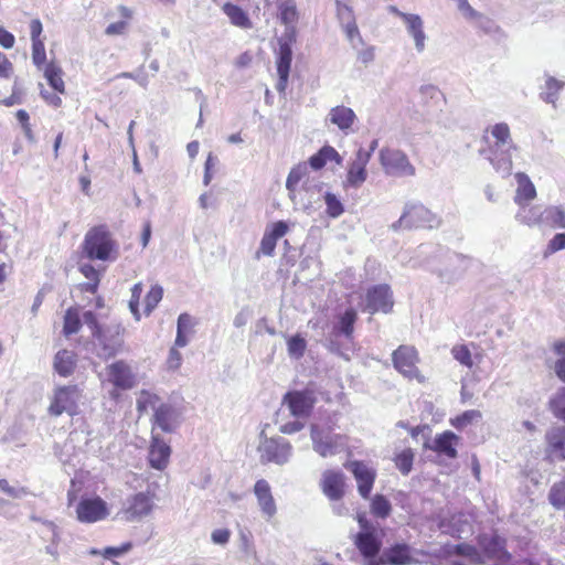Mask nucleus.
Wrapping results in <instances>:
<instances>
[{"label":"nucleus","mask_w":565,"mask_h":565,"mask_svg":"<svg viewBox=\"0 0 565 565\" xmlns=\"http://www.w3.org/2000/svg\"><path fill=\"white\" fill-rule=\"evenodd\" d=\"M82 254L89 260L113 262L118 256V243L108 225L92 226L81 245Z\"/></svg>","instance_id":"obj_1"},{"label":"nucleus","mask_w":565,"mask_h":565,"mask_svg":"<svg viewBox=\"0 0 565 565\" xmlns=\"http://www.w3.org/2000/svg\"><path fill=\"white\" fill-rule=\"evenodd\" d=\"M83 398V390L76 384L56 385L50 396L47 414L60 417L63 414L76 416L79 414V403Z\"/></svg>","instance_id":"obj_2"},{"label":"nucleus","mask_w":565,"mask_h":565,"mask_svg":"<svg viewBox=\"0 0 565 565\" xmlns=\"http://www.w3.org/2000/svg\"><path fill=\"white\" fill-rule=\"evenodd\" d=\"M419 362V352L415 345L401 344L392 352L393 366L399 374L411 381L425 383L426 377L418 367Z\"/></svg>","instance_id":"obj_3"},{"label":"nucleus","mask_w":565,"mask_h":565,"mask_svg":"<svg viewBox=\"0 0 565 565\" xmlns=\"http://www.w3.org/2000/svg\"><path fill=\"white\" fill-rule=\"evenodd\" d=\"M106 381L113 385L109 396L118 399L121 391H128L137 384L136 374L131 366L124 360H117L105 369Z\"/></svg>","instance_id":"obj_4"},{"label":"nucleus","mask_w":565,"mask_h":565,"mask_svg":"<svg viewBox=\"0 0 565 565\" xmlns=\"http://www.w3.org/2000/svg\"><path fill=\"white\" fill-rule=\"evenodd\" d=\"M311 439L315 451L321 457L333 456L339 451V448L345 444L347 437L340 434H334L331 426H311Z\"/></svg>","instance_id":"obj_5"},{"label":"nucleus","mask_w":565,"mask_h":565,"mask_svg":"<svg viewBox=\"0 0 565 565\" xmlns=\"http://www.w3.org/2000/svg\"><path fill=\"white\" fill-rule=\"evenodd\" d=\"M439 224L440 220L426 206L423 204H412L406 207L394 227L398 226L405 230L433 228Z\"/></svg>","instance_id":"obj_6"},{"label":"nucleus","mask_w":565,"mask_h":565,"mask_svg":"<svg viewBox=\"0 0 565 565\" xmlns=\"http://www.w3.org/2000/svg\"><path fill=\"white\" fill-rule=\"evenodd\" d=\"M521 222L529 225H546L551 228H565V211L559 206H532L527 215L522 216Z\"/></svg>","instance_id":"obj_7"},{"label":"nucleus","mask_w":565,"mask_h":565,"mask_svg":"<svg viewBox=\"0 0 565 565\" xmlns=\"http://www.w3.org/2000/svg\"><path fill=\"white\" fill-rule=\"evenodd\" d=\"M380 162L385 173L397 177H412L415 168L405 152L394 148H383L380 151Z\"/></svg>","instance_id":"obj_8"},{"label":"nucleus","mask_w":565,"mask_h":565,"mask_svg":"<svg viewBox=\"0 0 565 565\" xmlns=\"http://www.w3.org/2000/svg\"><path fill=\"white\" fill-rule=\"evenodd\" d=\"M356 481L358 492L363 499H370L373 490L376 470L363 460H352L344 463Z\"/></svg>","instance_id":"obj_9"},{"label":"nucleus","mask_w":565,"mask_h":565,"mask_svg":"<svg viewBox=\"0 0 565 565\" xmlns=\"http://www.w3.org/2000/svg\"><path fill=\"white\" fill-rule=\"evenodd\" d=\"M259 459L264 465L274 462L284 465L288 461L291 446L282 438H265L258 446Z\"/></svg>","instance_id":"obj_10"},{"label":"nucleus","mask_w":565,"mask_h":565,"mask_svg":"<svg viewBox=\"0 0 565 565\" xmlns=\"http://www.w3.org/2000/svg\"><path fill=\"white\" fill-rule=\"evenodd\" d=\"M154 497V493L138 492L128 498L125 508L120 512L122 519L128 522H134L148 516L153 510Z\"/></svg>","instance_id":"obj_11"},{"label":"nucleus","mask_w":565,"mask_h":565,"mask_svg":"<svg viewBox=\"0 0 565 565\" xmlns=\"http://www.w3.org/2000/svg\"><path fill=\"white\" fill-rule=\"evenodd\" d=\"M365 310L371 315L376 312L390 313L394 307L391 288L386 284L375 285L367 289L365 295Z\"/></svg>","instance_id":"obj_12"},{"label":"nucleus","mask_w":565,"mask_h":565,"mask_svg":"<svg viewBox=\"0 0 565 565\" xmlns=\"http://www.w3.org/2000/svg\"><path fill=\"white\" fill-rule=\"evenodd\" d=\"M109 514L107 503L100 497L83 498L76 507L77 520L82 523H95Z\"/></svg>","instance_id":"obj_13"},{"label":"nucleus","mask_w":565,"mask_h":565,"mask_svg":"<svg viewBox=\"0 0 565 565\" xmlns=\"http://www.w3.org/2000/svg\"><path fill=\"white\" fill-rule=\"evenodd\" d=\"M478 544L483 558L486 557L502 563H509L512 558L511 553L507 550L505 540L497 534L492 536L479 535Z\"/></svg>","instance_id":"obj_14"},{"label":"nucleus","mask_w":565,"mask_h":565,"mask_svg":"<svg viewBox=\"0 0 565 565\" xmlns=\"http://www.w3.org/2000/svg\"><path fill=\"white\" fill-rule=\"evenodd\" d=\"M125 328L120 323H115L102 331V337L95 338L100 345L105 358H113L124 348Z\"/></svg>","instance_id":"obj_15"},{"label":"nucleus","mask_w":565,"mask_h":565,"mask_svg":"<svg viewBox=\"0 0 565 565\" xmlns=\"http://www.w3.org/2000/svg\"><path fill=\"white\" fill-rule=\"evenodd\" d=\"M284 403L288 406L292 416L307 417L315 406L316 397L313 392L308 390L290 391L284 396Z\"/></svg>","instance_id":"obj_16"},{"label":"nucleus","mask_w":565,"mask_h":565,"mask_svg":"<svg viewBox=\"0 0 565 565\" xmlns=\"http://www.w3.org/2000/svg\"><path fill=\"white\" fill-rule=\"evenodd\" d=\"M322 493L330 501H340L345 494V477L340 470L328 469L323 471L320 480Z\"/></svg>","instance_id":"obj_17"},{"label":"nucleus","mask_w":565,"mask_h":565,"mask_svg":"<svg viewBox=\"0 0 565 565\" xmlns=\"http://www.w3.org/2000/svg\"><path fill=\"white\" fill-rule=\"evenodd\" d=\"M289 231V226L284 221H277L267 226L259 248L255 253V258L259 259L262 256H273L279 238L284 237Z\"/></svg>","instance_id":"obj_18"},{"label":"nucleus","mask_w":565,"mask_h":565,"mask_svg":"<svg viewBox=\"0 0 565 565\" xmlns=\"http://www.w3.org/2000/svg\"><path fill=\"white\" fill-rule=\"evenodd\" d=\"M179 424V413L171 404L161 403L151 418V434L158 427L163 433H173Z\"/></svg>","instance_id":"obj_19"},{"label":"nucleus","mask_w":565,"mask_h":565,"mask_svg":"<svg viewBox=\"0 0 565 565\" xmlns=\"http://www.w3.org/2000/svg\"><path fill=\"white\" fill-rule=\"evenodd\" d=\"M460 443L459 436L451 430H445L437 434L431 445H425L434 452L448 459H455L458 456L457 447Z\"/></svg>","instance_id":"obj_20"},{"label":"nucleus","mask_w":565,"mask_h":565,"mask_svg":"<svg viewBox=\"0 0 565 565\" xmlns=\"http://www.w3.org/2000/svg\"><path fill=\"white\" fill-rule=\"evenodd\" d=\"M171 448L158 435L151 434L148 460L149 465L157 470H163L169 463Z\"/></svg>","instance_id":"obj_21"},{"label":"nucleus","mask_w":565,"mask_h":565,"mask_svg":"<svg viewBox=\"0 0 565 565\" xmlns=\"http://www.w3.org/2000/svg\"><path fill=\"white\" fill-rule=\"evenodd\" d=\"M371 153L360 149L355 159L350 163L347 173V183L353 188H359L367 177L366 166L370 161Z\"/></svg>","instance_id":"obj_22"},{"label":"nucleus","mask_w":565,"mask_h":565,"mask_svg":"<svg viewBox=\"0 0 565 565\" xmlns=\"http://www.w3.org/2000/svg\"><path fill=\"white\" fill-rule=\"evenodd\" d=\"M354 545L364 558H374L381 551L382 541L376 531H360L354 536Z\"/></svg>","instance_id":"obj_23"},{"label":"nucleus","mask_w":565,"mask_h":565,"mask_svg":"<svg viewBox=\"0 0 565 565\" xmlns=\"http://www.w3.org/2000/svg\"><path fill=\"white\" fill-rule=\"evenodd\" d=\"M416 562L412 555V547L406 543L392 545L384 552L381 558V563L384 565H411Z\"/></svg>","instance_id":"obj_24"},{"label":"nucleus","mask_w":565,"mask_h":565,"mask_svg":"<svg viewBox=\"0 0 565 565\" xmlns=\"http://www.w3.org/2000/svg\"><path fill=\"white\" fill-rule=\"evenodd\" d=\"M292 61V51L287 42L279 44V51L277 55V74L279 76L278 88L284 89L288 83L290 67Z\"/></svg>","instance_id":"obj_25"},{"label":"nucleus","mask_w":565,"mask_h":565,"mask_svg":"<svg viewBox=\"0 0 565 565\" xmlns=\"http://www.w3.org/2000/svg\"><path fill=\"white\" fill-rule=\"evenodd\" d=\"M329 119L331 124L335 125L341 131L348 134L352 130L356 115L351 108L340 105L330 109Z\"/></svg>","instance_id":"obj_26"},{"label":"nucleus","mask_w":565,"mask_h":565,"mask_svg":"<svg viewBox=\"0 0 565 565\" xmlns=\"http://www.w3.org/2000/svg\"><path fill=\"white\" fill-rule=\"evenodd\" d=\"M254 493L263 513L268 516H273L276 513V504L269 483L264 479L257 480L254 484Z\"/></svg>","instance_id":"obj_27"},{"label":"nucleus","mask_w":565,"mask_h":565,"mask_svg":"<svg viewBox=\"0 0 565 565\" xmlns=\"http://www.w3.org/2000/svg\"><path fill=\"white\" fill-rule=\"evenodd\" d=\"M515 180L518 182V189L515 192L514 202L520 206H524L530 201L535 199L536 190L530 178L523 172L515 173Z\"/></svg>","instance_id":"obj_28"},{"label":"nucleus","mask_w":565,"mask_h":565,"mask_svg":"<svg viewBox=\"0 0 565 565\" xmlns=\"http://www.w3.org/2000/svg\"><path fill=\"white\" fill-rule=\"evenodd\" d=\"M444 554L446 556H463L469 558L471 563L477 565H481L484 563V558L482 554L478 551V548L475 545L468 543H459L456 545L446 546L444 548Z\"/></svg>","instance_id":"obj_29"},{"label":"nucleus","mask_w":565,"mask_h":565,"mask_svg":"<svg viewBox=\"0 0 565 565\" xmlns=\"http://www.w3.org/2000/svg\"><path fill=\"white\" fill-rule=\"evenodd\" d=\"M223 12L230 19L231 23L241 29H250L253 23L247 14V12L237 4L232 2H225L222 6Z\"/></svg>","instance_id":"obj_30"},{"label":"nucleus","mask_w":565,"mask_h":565,"mask_svg":"<svg viewBox=\"0 0 565 565\" xmlns=\"http://www.w3.org/2000/svg\"><path fill=\"white\" fill-rule=\"evenodd\" d=\"M76 366L75 353L68 350H60L54 358V370L63 377L73 374Z\"/></svg>","instance_id":"obj_31"},{"label":"nucleus","mask_w":565,"mask_h":565,"mask_svg":"<svg viewBox=\"0 0 565 565\" xmlns=\"http://www.w3.org/2000/svg\"><path fill=\"white\" fill-rule=\"evenodd\" d=\"M328 161H335L341 163L342 159L339 152L331 146H323L317 153L312 154L308 163L313 170L322 169Z\"/></svg>","instance_id":"obj_32"},{"label":"nucleus","mask_w":565,"mask_h":565,"mask_svg":"<svg viewBox=\"0 0 565 565\" xmlns=\"http://www.w3.org/2000/svg\"><path fill=\"white\" fill-rule=\"evenodd\" d=\"M546 441L552 454L565 460V427H554L546 434Z\"/></svg>","instance_id":"obj_33"},{"label":"nucleus","mask_w":565,"mask_h":565,"mask_svg":"<svg viewBox=\"0 0 565 565\" xmlns=\"http://www.w3.org/2000/svg\"><path fill=\"white\" fill-rule=\"evenodd\" d=\"M358 320V313L355 309L349 308L342 315L338 317L337 324L334 326V332L342 334L348 339L353 337L354 323Z\"/></svg>","instance_id":"obj_34"},{"label":"nucleus","mask_w":565,"mask_h":565,"mask_svg":"<svg viewBox=\"0 0 565 565\" xmlns=\"http://www.w3.org/2000/svg\"><path fill=\"white\" fill-rule=\"evenodd\" d=\"M82 328L81 308L73 306L65 310L63 317V334L68 338Z\"/></svg>","instance_id":"obj_35"},{"label":"nucleus","mask_w":565,"mask_h":565,"mask_svg":"<svg viewBox=\"0 0 565 565\" xmlns=\"http://www.w3.org/2000/svg\"><path fill=\"white\" fill-rule=\"evenodd\" d=\"M78 270L89 280L81 285V290L89 294H96L100 282V273L92 264H82L78 267Z\"/></svg>","instance_id":"obj_36"},{"label":"nucleus","mask_w":565,"mask_h":565,"mask_svg":"<svg viewBox=\"0 0 565 565\" xmlns=\"http://www.w3.org/2000/svg\"><path fill=\"white\" fill-rule=\"evenodd\" d=\"M44 76L49 85L58 94H65V83L63 79V71L54 63L44 66Z\"/></svg>","instance_id":"obj_37"},{"label":"nucleus","mask_w":565,"mask_h":565,"mask_svg":"<svg viewBox=\"0 0 565 565\" xmlns=\"http://www.w3.org/2000/svg\"><path fill=\"white\" fill-rule=\"evenodd\" d=\"M118 12L122 20L118 22H113L106 28L105 33L109 36L124 34L128 29L129 22L134 17L132 10L126 6H119Z\"/></svg>","instance_id":"obj_38"},{"label":"nucleus","mask_w":565,"mask_h":565,"mask_svg":"<svg viewBox=\"0 0 565 565\" xmlns=\"http://www.w3.org/2000/svg\"><path fill=\"white\" fill-rule=\"evenodd\" d=\"M160 404V397L157 394L142 390L137 398V411L140 416L149 409L156 413V408H158Z\"/></svg>","instance_id":"obj_39"},{"label":"nucleus","mask_w":565,"mask_h":565,"mask_svg":"<svg viewBox=\"0 0 565 565\" xmlns=\"http://www.w3.org/2000/svg\"><path fill=\"white\" fill-rule=\"evenodd\" d=\"M370 510L374 516L386 519L392 512V504L385 495L375 494L371 499Z\"/></svg>","instance_id":"obj_40"},{"label":"nucleus","mask_w":565,"mask_h":565,"mask_svg":"<svg viewBox=\"0 0 565 565\" xmlns=\"http://www.w3.org/2000/svg\"><path fill=\"white\" fill-rule=\"evenodd\" d=\"M414 458L415 454L413 449L405 448L401 452L395 455L393 461L398 471L402 475L407 476L413 469Z\"/></svg>","instance_id":"obj_41"},{"label":"nucleus","mask_w":565,"mask_h":565,"mask_svg":"<svg viewBox=\"0 0 565 565\" xmlns=\"http://www.w3.org/2000/svg\"><path fill=\"white\" fill-rule=\"evenodd\" d=\"M420 95L423 103L427 106L437 105L445 103V96L441 90L434 85H425L420 87Z\"/></svg>","instance_id":"obj_42"},{"label":"nucleus","mask_w":565,"mask_h":565,"mask_svg":"<svg viewBox=\"0 0 565 565\" xmlns=\"http://www.w3.org/2000/svg\"><path fill=\"white\" fill-rule=\"evenodd\" d=\"M553 415L565 422V387L559 388L548 402Z\"/></svg>","instance_id":"obj_43"},{"label":"nucleus","mask_w":565,"mask_h":565,"mask_svg":"<svg viewBox=\"0 0 565 565\" xmlns=\"http://www.w3.org/2000/svg\"><path fill=\"white\" fill-rule=\"evenodd\" d=\"M308 174V167H307V163L306 162H300L298 163L297 166H295L288 177H287V180H286V188L289 190V191H295L297 185L299 184V182L306 178Z\"/></svg>","instance_id":"obj_44"},{"label":"nucleus","mask_w":565,"mask_h":565,"mask_svg":"<svg viewBox=\"0 0 565 565\" xmlns=\"http://www.w3.org/2000/svg\"><path fill=\"white\" fill-rule=\"evenodd\" d=\"M390 11L395 15L399 17L406 23L407 30L411 34H414L417 31L423 30V21L419 15L404 13L399 11L396 7H391Z\"/></svg>","instance_id":"obj_45"},{"label":"nucleus","mask_w":565,"mask_h":565,"mask_svg":"<svg viewBox=\"0 0 565 565\" xmlns=\"http://www.w3.org/2000/svg\"><path fill=\"white\" fill-rule=\"evenodd\" d=\"M451 355L457 362L468 369H472L475 365L472 354L467 344L454 345L451 349Z\"/></svg>","instance_id":"obj_46"},{"label":"nucleus","mask_w":565,"mask_h":565,"mask_svg":"<svg viewBox=\"0 0 565 565\" xmlns=\"http://www.w3.org/2000/svg\"><path fill=\"white\" fill-rule=\"evenodd\" d=\"M307 342L300 334H295L287 340V350L291 358L300 359L305 355Z\"/></svg>","instance_id":"obj_47"},{"label":"nucleus","mask_w":565,"mask_h":565,"mask_svg":"<svg viewBox=\"0 0 565 565\" xmlns=\"http://www.w3.org/2000/svg\"><path fill=\"white\" fill-rule=\"evenodd\" d=\"M163 297V289L159 285H153L145 297V313L148 316L158 306Z\"/></svg>","instance_id":"obj_48"},{"label":"nucleus","mask_w":565,"mask_h":565,"mask_svg":"<svg viewBox=\"0 0 565 565\" xmlns=\"http://www.w3.org/2000/svg\"><path fill=\"white\" fill-rule=\"evenodd\" d=\"M548 500L556 509L565 508V480L555 483L551 488Z\"/></svg>","instance_id":"obj_49"},{"label":"nucleus","mask_w":565,"mask_h":565,"mask_svg":"<svg viewBox=\"0 0 565 565\" xmlns=\"http://www.w3.org/2000/svg\"><path fill=\"white\" fill-rule=\"evenodd\" d=\"M490 130L497 147L504 146L511 140L510 128L505 122L495 124Z\"/></svg>","instance_id":"obj_50"},{"label":"nucleus","mask_w":565,"mask_h":565,"mask_svg":"<svg viewBox=\"0 0 565 565\" xmlns=\"http://www.w3.org/2000/svg\"><path fill=\"white\" fill-rule=\"evenodd\" d=\"M546 92L544 93V100L554 104L557 99L558 93L564 87V82L554 77H550L545 83Z\"/></svg>","instance_id":"obj_51"},{"label":"nucleus","mask_w":565,"mask_h":565,"mask_svg":"<svg viewBox=\"0 0 565 565\" xmlns=\"http://www.w3.org/2000/svg\"><path fill=\"white\" fill-rule=\"evenodd\" d=\"M324 202L327 205V214L330 217L335 218L343 213V211H344L343 205L340 202V200L337 198L335 194L330 193V192L326 193Z\"/></svg>","instance_id":"obj_52"},{"label":"nucleus","mask_w":565,"mask_h":565,"mask_svg":"<svg viewBox=\"0 0 565 565\" xmlns=\"http://www.w3.org/2000/svg\"><path fill=\"white\" fill-rule=\"evenodd\" d=\"M481 417V413L477 409H470L463 412L461 415L451 419L450 423L454 427L460 429L466 427L468 424Z\"/></svg>","instance_id":"obj_53"},{"label":"nucleus","mask_w":565,"mask_h":565,"mask_svg":"<svg viewBox=\"0 0 565 565\" xmlns=\"http://www.w3.org/2000/svg\"><path fill=\"white\" fill-rule=\"evenodd\" d=\"M32 61L39 68H42L46 65V53L43 40L32 42Z\"/></svg>","instance_id":"obj_54"},{"label":"nucleus","mask_w":565,"mask_h":565,"mask_svg":"<svg viewBox=\"0 0 565 565\" xmlns=\"http://www.w3.org/2000/svg\"><path fill=\"white\" fill-rule=\"evenodd\" d=\"M143 288L141 282H137L131 288V297L129 300V308L137 320L140 319L139 302L142 295Z\"/></svg>","instance_id":"obj_55"},{"label":"nucleus","mask_w":565,"mask_h":565,"mask_svg":"<svg viewBox=\"0 0 565 565\" xmlns=\"http://www.w3.org/2000/svg\"><path fill=\"white\" fill-rule=\"evenodd\" d=\"M83 318H84L85 323L87 324V327L89 328V330L92 332V337L94 339L102 337L100 335L102 331L105 328L99 324L96 313L89 310V311L84 312Z\"/></svg>","instance_id":"obj_56"},{"label":"nucleus","mask_w":565,"mask_h":565,"mask_svg":"<svg viewBox=\"0 0 565 565\" xmlns=\"http://www.w3.org/2000/svg\"><path fill=\"white\" fill-rule=\"evenodd\" d=\"M18 121L20 122L23 132L28 139H33V130L30 124V116L26 110L19 109L15 114Z\"/></svg>","instance_id":"obj_57"},{"label":"nucleus","mask_w":565,"mask_h":565,"mask_svg":"<svg viewBox=\"0 0 565 565\" xmlns=\"http://www.w3.org/2000/svg\"><path fill=\"white\" fill-rule=\"evenodd\" d=\"M565 248V233L556 234L547 244L545 256Z\"/></svg>","instance_id":"obj_58"},{"label":"nucleus","mask_w":565,"mask_h":565,"mask_svg":"<svg viewBox=\"0 0 565 565\" xmlns=\"http://www.w3.org/2000/svg\"><path fill=\"white\" fill-rule=\"evenodd\" d=\"M166 364H167V369L170 371H175L181 366L182 355L178 351V348L172 347L170 349Z\"/></svg>","instance_id":"obj_59"},{"label":"nucleus","mask_w":565,"mask_h":565,"mask_svg":"<svg viewBox=\"0 0 565 565\" xmlns=\"http://www.w3.org/2000/svg\"><path fill=\"white\" fill-rule=\"evenodd\" d=\"M131 546V543L128 542L118 547H106L102 555L106 558L116 557L128 552Z\"/></svg>","instance_id":"obj_60"},{"label":"nucleus","mask_w":565,"mask_h":565,"mask_svg":"<svg viewBox=\"0 0 565 565\" xmlns=\"http://www.w3.org/2000/svg\"><path fill=\"white\" fill-rule=\"evenodd\" d=\"M13 72V65L6 54L0 53V76L9 78Z\"/></svg>","instance_id":"obj_61"},{"label":"nucleus","mask_w":565,"mask_h":565,"mask_svg":"<svg viewBox=\"0 0 565 565\" xmlns=\"http://www.w3.org/2000/svg\"><path fill=\"white\" fill-rule=\"evenodd\" d=\"M297 19L295 7L285 6L280 9V20L284 24L292 23Z\"/></svg>","instance_id":"obj_62"},{"label":"nucleus","mask_w":565,"mask_h":565,"mask_svg":"<svg viewBox=\"0 0 565 565\" xmlns=\"http://www.w3.org/2000/svg\"><path fill=\"white\" fill-rule=\"evenodd\" d=\"M14 35L0 25V45L4 49H11L14 45Z\"/></svg>","instance_id":"obj_63"},{"label":"nucleus","mask_w":565,"mask_h":565,"mask_svg":"<svg viewBox=\"0 0 565 565\" xmlns=\"http://www.w3.org/2000/svg\"><path fill=\"white\" fill-rule=\"evenodd\" d=\"M41 97L45 100L47 105L52 107L58 108L62 106V98L56 93L42 90Z\"/></svg>","instance_id":"obj_64"}]
</instances>
